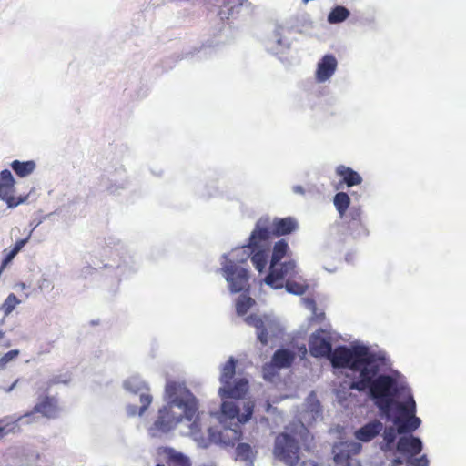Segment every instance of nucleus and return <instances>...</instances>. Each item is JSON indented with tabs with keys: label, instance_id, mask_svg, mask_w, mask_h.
I'll list each match as a JSON object with an SVG mask.
<instances>
[{
	"label": "nucleus",
	"instance_id": "79ce46f5",
	"mask_svg": "<svg viewBox=\"0 0 466 466\" xmlns=\"http://www.w3.org/2000/svg\"><path fill=\"white\" fill-rule=\"evenodd\" d=\"M15 191V187L0 184V199L5 200L10 194Z\"/></svg>",
	"mask_w": 466,
	"mask_h": 466
},
{
	"label": "nucleus",
	"instance_id": "5701e85b",
	"mask_svg": "<svg viewBox=\"0 0 466 466\" xmlns=\"http://www.w3.org/2000/svg\"><path fill=\"white\" fill-rule=\"evenodd\" d=\"M124 389L132 394H141V392L149 393L148 385L139 377L131 376L123 382Z\"/></svg>",
	"mask_w": 466,
	"mask_h": 466
},
{
	"label": "nucleus",
	"instance_id": "13d9d810",
	"mask_svg": "<svg viewBox=\"0 0 466 466\" xmlns=\"http://www.w3.org/2000/svg\"><path fill=\"white\" fill-rule=\"evenodd\" d=\"M4 336V332L2 330H0V339L3 338Z\"/></svg>",
	"mask_w": 466,
	"mask_h": 466
},
{
	"label": "nucleus",
	"instance_id": "ddd939ff",
	"mask_svg": "<svg viewBox=\"0 0 466 466\" xmlns=\"http://www.w3.org/2000/svg\"><path fill=\"white\" fill-rule=\"evenodd\" d=\"M423 449V443L420 438L412 434L400 437L396 443V451L408 458L415 457Z\"/></svg>",
	"mask_w": 466,
	"mask_h": 466
},
{
	"label": "nucleus",
	"instance_id": "58836bf2",
	"mask_svg": "<svg viewBox=\"0 0 466 466\" xmlns=\"http://www.w3.org/2000/svg\"><path fill=\"white\" fill-rule=\"evenodd\" d=\"M245 321L250 325L256 328L257 333L261 329V327L263 325L264 317L259 318L256 315H249L245 319Z\"/></svg>",
	"mask_w": 466,
	"mask_h": 466
},
{
	"label": "nucleus",
	"instance_id": "49530a36",
	"mask_svg": "<svg viewBox=\"0 0 466 466\" xmlns=\"http://www.w3.org/2000/svg\"><path fill=\"white\" fill-rule=\"evenodd\" d=\"M125 187V184H121V186L119 187H116L115 185H111L107 187V190L110 194H115L116 193L117 189L118 188H124Z\"/></svg>",
	"mask_w": 466,
	"mask_h": 466
},
{
	"label": "nucleus",
	"instance_id": "dca6fc26",
	"mask_svg": "<svg viewBox=\"0 0 466 466\" xmlns=\"http://www.w3.org/2000/svg\"><path fill=\"white\" fill-rule=\"evenodd\" d=\"M304 406L305 408L301 414V420H303V423H311L322 417L320 402L313 391L310 392L307 397Z\"/></svg>",
	"mask_w": 466,
	"mask_h": 466
},
{
	"label": "nucleus",
	"instance_id": "f3484780",
	"mask_svg": "<svg viewBox=\"0 0 466 466\" xmlns=\"http://www.w3.org/2000/svg\"><path fill=\"white\" fill-rule=\"evenodd\" d=\"M281 332V326L277 319L264 316L263 325L258 332V340L262 345H267L269 339L278 338Z\"/></svg>",
	"mask_w": 466,
	"mask_h": 466
},
{
	"label": "nucleus",
	"instance_id": "f03ea898",
	"mask_svg": "<svg viewBox=\"0 0 466 466\" xmlns=\"http://www.w3.org/2000/svg\"><path fill=\"white\" fill-rule=\"evenodd\" d=\"M388 370H380L370 380H363L355 385L360 392L367 391L380 414L391 420L399 434L409 435L417 430L421 420L416 416V402L411 390L402 374Z\"/></svg>",
	"mask_w": 466,
	"mask_h": 466
},
{
	"label": "nucleus",
	"instance_id": "7ed1b4c3",
	"mask_svg": "<svg viewBox=\"0 0 466 466\" xmlns=\"http://www.w3.org/2000/svg\"><path fill=\"white\" fill-rule=\"evenodd\" d=\"M309 350L315 358L327 357L335 369H348L354 373L350 388L355 390V385L363 378L370 380L380 370H390V360L383 351H372L360 342L352 343L350 347L339 346L332 350L331 335L329 331L319 329L313 332L309 340Z\"/></svg>",
	"mask_w": 466,
	"mask_h": 466
},
{
	"label": "nucleus",
	"instance_id": "bb28decb",
	"mask_svg": "<svg viewBox=\"0 0 466 466\" xmlns=\"http://www.w3.org/2000/svg\"><path fill=\"white\" fill-rule=\"evenodd\" d=\"M289 249V244L285 239H280L277 241L272 248V254L269 260V266L274 267V265L280 262V260L285 257Z\"/></svg>",
	"mask_w": 466,
	"mask_h": 466
},
{
	"label": "nucleus",
	"instance_id": "9b49d317",
	"mask_svg": "<svg viewBox=\"0 0 466 466\" xmlns=\"http://www.w3.org/2000/svg\"><path fill=\"white\" fill-rule=\"evenodd\" d=\"M35 413H39L42 417L47 419L56 418L59 413L57 400L49 396L40 398L31 411L18 416V420H23L25 417H34Z\"/></svg>",
	"mask_w": 466,
	"mask_h": 466
},
{
	"label": "nucleus",
	"instance_id": "4c0bfd02",
	"mask_svg": "<svg viewBox=\"0 0 466 466\" xmlns=\"http://www.w3.org/2000/svg\"><path fill=\"white\" fill-rule=\"evenodd\" d=\"M0 184L15 187V181L10 170L4 169L0 172Z\"/></svg>",
	"mask_w": 466,
	"mask_h": 466
},
{
	"label": "nucleus",
	"instance_id": "6e6552de",
	"mask_svg": "<svg viewBox=\"0 0 466 466\" xmlns=\"http://www.w3.org/2000/svg\"><path fill=\"white\" fill-rule=\"evenodd\" d=\"M296 262L289 260L283 263L278 262L274 267L269 266L268 273L264 279L266 285L273 289H281L284 284L281 282L285 278H293L296 275Z\"/></svg>",
	"mask_w": 466,
	"mask_h": 466
},
{
	"label": "nucleus",
	"instance_id": "a19ab883",
	"mask_svg": "<svg viewBox=\"0 0 466 466\" xmlns=\"http://www.w3.org/2000/svg\"><path fill=\"white\" fill-rule=\"evenodd\" d=\"M70 380H71L70 374H68V373L60 374V375L54 376L50 380V385H52V384H59V383L66 384Z\"/></svg>",
	"mask_w": 466,
	"mask_h": 466
},
{
	"label": "nucleus",
	"instance_id": "423d86ee",
	"mask_svg": "<svg viewBox=\"0 0 466 466\" xmlns=\"http://www.w3.org/2000/svg\"><path fill=\"white\" fill-rule=\"evenodd\" d=\"M236 360L230 357L221 369L220 382L223 385L218 390L221 399H241L248 390V380L246 378H238L231 383L236 373Z\"/></svg>",
	"mask_w": 466,
	"mask_h": 466
},
{
	"label": "nucleus",
	"instance_id": "b1692460",
	"mask_svg": "<svg viewBox=\"0 0 466 466\" xmlns=\"http://www.w3.org/2000/svg\"><path fill=\"white\" fill-rule=\"evenodd\" d=\"M152 400L153 397L150 393L141 392L139 398L140 406L137 407L135 404H128L127 406V415L130 417H134L136 415L142 416L152 403Z\"/></svg>",
	"mask_w": 466,
	"mask_h": 466
},
{
	"label": "nucleus",
	"instance_id": "7c9ffc66",
	"mask_svg": "<svg viewBox=\"0 0 466 466\" xmlns=\"http://www.w3.org/2000/svg\"><path fill=\"white\" fill-rule=\"evenodd\" d=\"M254 303L255 300L252 298L240 295L236 301V311L238 315H245Z\"/></svg>",
	"mask_w": 466,
	"mask_h": 466
},
{
	"label": "nucleus",
	"instance_id": "473e14b6",
	"mask_svg": "<svg viewBox=\"0 0 466 466\" xmlns=\"http://www.w3.org/2000/svg\"><path fill=\"white\" fill-rule=\"evenodd\" d=\"M284 287L288 293L298 296L303 295L308 289L307 284L297 283L289 279L286 281Z\"/></svg>",
	"mask_w": 466,
	"mask_h": 466
},
{
	"label": "nucleus",
	"instance_id": "aec40b11",
	"mask_svg": "<svg viewBox=\"0 0 466 466\" xmlns=\"http://www.w3.org/2000/svg\"><path fill=\"white\" fill-rule=\"evenodd\" d=\"M336 174L342 178V182L348 187L360 185L362 182V177L357 171L344 165H339L336 167Z\"/></svg>",
	"mask_w": 466,
	"mask_h": 466
},
{
	"label": "nucleus",
	"instance_id": "f257e3e1",
	"mask_svg": "<svg viewBox=\"0 0 466 466\" xmlns=\"http://www.w3.org/2000/svg\"><path fill=\"white\" fill-rule=\"evenodd\" d=\"M164 401L166 404L158 410L157 417L149 427L151 437H161L171 431L178 423H186L188 431L186 434L201 448L211 443L220 446H233L239 441L242 432L237 428L209 427L208 437L201 431L198 400L184 383L167 380L165 386Z\"/></svg>",
	"mask_w": 466,
	"mask_h": 466
},
{
	"label": "nucleus",
	"instance_id": "f8f14e48",
	"mask_svg": "<svg viewBox=\"0 0 466 466\" xmlns=\"http://www.w3.org/2000/svg\"><path fill=\"white\" fill-rule=\"evenodd\" d=\"M258 221L264 222V227L269 231V238L290 234L298 228L296 219L291 217L275 218L271 223L268 218H260Z\"/></svg>",
	"mask_w": 466,
	"mask_h": 466
},
{
	"label": "nucleus",
	"instance_id": "72a5a7b5",
	"mask_svg": "<svg viewBox=\"0 0 466 466\" xmlns=\"http://www.w3.org/2000/svg\"><path fill=\"white\" fill-rule=\"evenodd\" d=\"M273 41L276 42L278 47L276 52H280L282 49L289 48V44L283 37V28L281 26H276L273 32Z\"/></svg>",
	"mask_w": 466,
	"mask_h": 466
},
{
	"label": "nucleus",
	"instance_id": "c85d7f7f",
	"mask_svg": "<svg viewBox=\"0 0 466 466\" xmlns=\"http://www.w3.org/2000/svg\"><path fill=\"white\" fill-rule=\"evenodd\" d=\"M350 15V10L343 5H336L328 15L327 20L329 24H339L344 22Z\"/></svg>",
	"mask_w": 466,
	"mask_h": 466
},
{
	"label": "nucleus",
	"instance_id": "37998d69",
	"mask_svg": "<svg viewBox=\"0 0 466 466\" xmlns=\"http://www.w3.org/2000/svg\"><path fill=\"white\" fill-rule=\"evenodd\" d=\"M32 235V231H30L27 235L26 238H23V239H19L15 242V244L14 245V247L12 248V250L15 251L16 254L19 253V251L26 245V243L28 242L30 237Z\"/></svg>",
	"mask_w": 466,
	"mask_h": 466
},
{
	"label": "nucleus",
	"instance_id": "cd10ccee",
	"mask_svg": "<svg viewBox=\"0 0 466 466\" xmlns=\"http://www.w3.org/2000/svg\"><path fill=\"white\" fill-rule=\"evenodd\" d=\"M18 417H5L0 419V435H7L20 431Z\"/></svg>",
	"mask_w": 466,
	"mask_h": 466
},
{
	"label": "nucleus",
	"instance_id": "4d7b16f0",
	"mask_svg": "<svg viewBox=\"0 0 466 466\" xmlns=\"http://www.w3.org/2000/svg\"><path fill=\"white\" fill-rule=\"evenodd\" d=\"M308 303H309L311 307H313V306H314V301H312V300H308Z\"/></svg>",
	"mask_w": 466,
	"mask_h": 466
},
{
	"label": "nucleus",
	"instance_id": "bf43d9fd",
	"mask_svg": "<svg viewBox=\"0 0 466 466\" xmlns=\"http://www.w3.org/2000/svg\"><path fill=\"white\" fill-rule=\"evenodd\" d=\"M156 466H165L164 464H157Z\"/></svg>",
	"mask_w": 466,
	"mask_h": 466
},
{
	"label": "nucleus",
	"instance_id": "a211bd4d",
	"mask_svg": "<svg viewBox=\"0 0 466 466\" xmlns=\"http://www.w3.org/2000/svg\"><path fill=\"white\" fill-rule=\"evenodd\" d=\"M384 429L383 423L379 420H372L355 431V438L362 442H369L377 437Z\"/></svg>",
	"mask_w": 466,
	"mask_h": 466
},
{
	"label": "nucleus",
	"instance_id": "09e8293b",
	"mask_svg": "<svg viewBox=\"0 0 466 466\" xmlns=\"http://www.w3.org/2000/svg\"><path fill=\"white\" fill-rule=\"evenodd\" d=\"M17 382H18V380H16L15 382H13L8 388L5 389V391L7 393L11 392L15 388Z\"/></svg>",
	"mask_w": 466,
	"mask_h": 466
},
{
	"label": "nucleus",
	"instance_id": "2f4dec72",
	"mask_svg": "<svg viewBox=\"0 0 466 466\" xmlns=\"http://www.w3.org/2000/svg\"><path fill=\"white\" fill-rule=\"evenodd\" d=\"M21 303V300L14 294L10 293L0 307V310L5 316L10 315L15 307Z\"/></svg>",
	"mask_w": 466,
	"mask_h": 466
},
{
	"label": "nucleus",
	"instance_id": "6e6d98bb",
	"mask_svg": "<svg viewBox=\"0 0 466 466\" xmlns=\"http://www.w3.org/2000/svg\"><path fill=\"white\" fill-rule=\"evenodd\" d=\"M303 466H317V465L313 462H309V463L303 462Z\"/></svg>",
	"mask_w": 466,
	"mask_h": 466
},
{
	"label": "nucleus",
	"instance_id": "de8ad7c7",
	"mask_svg": "<svg viewBox=\"0 0 466 466\" xmlns=\"http://www.w3.org/2000/svg\"><path fill=\"white\" fill-rule=\"evenodd\" d=\"M292 191L295 194H299V195H304L305 194L304 188L301 186H299V185L294 186L292 187Z\"/></svg>",
	"mask_w": 466,
	"mask_h": 466
},
{
	"label": "nucleus",
	"instance_id": "3c124183",
	"mask_svg": "<svg viewBox=\"0 0 466 466\" xmlns=\"http://www.w3.org/2000/svg\"><path fill=\"white\" fill-rule=\"evenodd\" d=\"M42 223V221H38L36 224L35 223H30V226H33L32 229L30 231H34L40 224Z\"/></svg>",
	"mask_w": 466,
	"mask_h": 466
},
{
	"label": "nucleus",
	"instance_id": "1a4fd4ad",
	"mask_svg": "<svg viewBox=\"0 0 466 466\" xmlns=\"http://www.w3.org/2000/svg\"><path fill=\"white\" fill-rule=\"evenodd\" d=\"M361 445L359 442L341 441L333 446L332 453L337 466H361V464L353 461L351 457L360 451Z\"/></svg>",
	"mask_w": 466,
	"mask_h": 466
},
{
	"label": "nucleus",
	"instance_id": "c03bdc74",
	"mask_svg": "<svg viewBox=\"0 0 466 466\" xmlns=\"http://www.w3.org/2000/svg\"><path fill=\"white\" fill-rule=\"evenodd\" d=\"M4 201L7 204L9 208H14L18 206L15 198L12 196V194H10Z\"/></svg>",
	"mask_w": 466,
	"mask_h": 466
},
{
	"label": "nucleus",
	"instance_id": "603ef678",
	"mask_svg": "<svg viewBox=\"0 0 466 466\" xmlns=\"http://www.w3.org/2000/svg\"><path fill=\"white\" fill-rule=\"evenodd\" d=\"M42 223V221H38L36 224L35 223H30V226H33L32 229L30 231H34L40 224Z\"/></svg>",
	"mask_w": 466,
	"mask_h": 466
},
{
	"label": "nucleus",
	"instance_id": "e433bc0d",
	"mask_svg": "<svg viewBox=\"0 0 466 466\" xmlns=\"http://www.w3.org/2000/svg\"><path fill=\"white\" fill-rule=\"evenodd\" d=\"M37 287L42 292H50L54 289L52 280L43 275L37 282Z\"/></svg>",
	"mask_w": 466,
	"mask_h": 466
},
{
	"label": "nucleus",
	"instance_id": "ea45409f",
	"mask_svg": "<svg viewBox=\"0 0 466 466\" xmlns=\"http://www.w3.org/2000/svg\"><path fill=\"white\" fill-rule=\"evenodd\" d=\"M407 462L412 466H429L427 455L423 454L420 458H407Z\"/></svg>",
	"mask_w": 466,
	"mask_h": 466
},
{
	"label": "nucleus",
	"instance_id": "412c9836",
	"mask_svg": "<svg viewBox=\"0 0 466 466\" xmlns=\"http://www.w3.org/2000/svg\"><path fill=\"white\" fill-rule=\"evenodd\" d=\"M235 453L237 460L244 462L246 466H253L258 452L248 443L240 442L237 445Z\"/></svg>",
	"mask_w": 466,
	"mask_h": 466
},
{
	"label": "nucleus",
	"instance_id": "0eeeda50",
	"mask_svg": "<svg viewBox=\"0 0 466 466\" xmlns=\"http://www.w3.org/2000/svg\"><path fill=\"white\" fill-rule=\"evenodd\" d=\"M222 275L228 284L231 293H238L249 288L248 269L245 266L237 264L235 260L228 259V255L223 254Z\"/></svg>",
	"mask_w": 466,
	"mask_h": 466
},
{
	"label": "nucleus",
	"instance_id": "a878e982",
	"mask_svg": "<svg viewBox=\"0 0 466 466\" xmlns=\"http://www.w3.org/2000/svg\"><path fill=\"white\" fill-rule=\"evenodd\" d=\"M10 167L18 177H25L35 171L36 165L34 160H14L10 164Z\"/></svg>",
	"mask_w": 466,
	"mask_h": 466
},
{
	"label": "nucleus",
	"instance_id": "a18cd8bd",
	"mask_svg": "<svg viewBox=\"0 0 466 466\" xmlns=\"http://www.w3.org/2000/svg\"><path fill=\"white\" fill-rule=\"evenodd\" d=\"M37 414L38 413H35L34 417H25V419L23 420H21L20 422L23 424L24 423L32 424V423L37 422V420L39 418V416Z\"/></svg>",
	"mask_w": 466,
	"mask_h": 466
},
{
	"label": "nucleus",
	"instance_id": "2eb2a0df",
	"mask_svg": "<svg viewBox=\"0 0 466 466\" xmlns=\"http://www.w3.org/2000/svg\"><path fill=\"white\" fill-rule=\"evenodd\" d=\"M157 453L167 466H191L189 458L173 448L160 447Z\"/></svg>",
	"mask_w": 466,
	"mask_h": 466
},
{
	"label": "nucleus",
	"instance_id": "9d476101",
	"mask_svg": "<svg viewBox=\"0 0 466 466\" xmlns=\"http://www.w3.org/2000/svg\"><path fill=\"white\" fill-rule=\"evenodd\" d=\"M221 414L228 419H237L240 423L248 422L254 411V404L251 401L243 402V412H240V407L233 400L222 399Z\"/></svg>",
	"mask_w": 466,
	"mask_h": 466
},
{
	"label": "nucleus",
	"instance_id": "4be33fe9",
	"mask_svg": "<svg viewBox=\"0 0 466 466\" xmlns=\"http://www.w3.org/2000/svg\"><path fill=\"white\" fill-rule=\"evenodd\" d=\"M382 432V441L380 443V449L384 451H392L394 449L396 450V439L398 431L397 428L393 426L384 427Z\"/></svg>",
	"mask_w": 466,
	"mask_h": 466
},
{
	"label": "nucleus",
	"instance_id": "8fccbe9b",
	"mask_svg": "<svg viewBox=\"0 0 466 466\" xmlns=\"http://www.w3.org/2000/svg\"><path fill=\"white\" fill-rule=\"evenodd\" d=\"M27 198H28V196L19 197L18 199L16 200L17 205L25 203L27 200Z\"/></svg>",
	"mask_w": 466,
	"mask_h": 466
},
{
	"label": "nucleus",
	"instance_id": "393cba45",
	"mask_svg": "<svg viewBox=\"0 0 466 466\" xmlns=\"http://www.w3.org/2000/svg\"><path fill=\"white\" fill-rule=\"evenodd\" d=\"M295 359L294 353L287 349L277 350L271 359V362L278 368L283 369L289 367Z\"/></svg>",
	"mask_w": 466,
	"mask_h": 466
},
{
	"label": "nucleus",
	"instance_id": "4468645a",
	"mask_svg": "<svg viewBox=\"0 0 466 466\" xmlns=\"http://www.w3.org/2000/svg\"><path fill=\"white\" fill-rule=\"evenodd\" d=\"M338 62L336 57L331 54H327L317 64L315 78L318 83H325L336 72Z\"/></svg>",
	"mask_w": 466,
	"mask_h": 466
},
{
	"label": "nucleus",
	"instance_id": "c9c22d12",
	"mask_svg": "<svg viewBox=\"0 0 466 466\" xmlns=\"http://www.w3.org/2000/svg\"><path fill=\"white\" fill-rule=\"evenodd\" d=\"M278 368L270 361L263 366V377L265 380H272L278 373Z\"/></svg>",
	"mask_w": 466,
	"mask_h": 466
},
{
	"label": "nucleus",
	"instance_id": "6ab92c4d",
	"mask_svg": "<svg viewBox=\"0 0 466 466\" xmlns=\"http://www.w3.org/2000/svg\"><path fill=\"white\" fill-rule=\"evenodd\" d=\"M349 216L350 218L349 221V228L356 232V236H366L368 235V230L365 228L363 219H362V210L360 208L352 207L350 209Z\"/></svg>",
	"mask_w": 466,
	"mask_h": 466
},
{
	"label": "nucleus",
	"instance_id": "f704fd0d",
	"mask_svg": "<svg viewBox=\"0 0 466 466\" xmlns=\"http://www.w3.org/2000/svg\"><path fill=\"white\" fill-rule=\"evenodd\" d=\"M20 351L18 350H12L0 358V370H4L6 365L16 359Z\"/></svg>",
	"mask_w": 466,
	"mask_h": 466
},
{
	"label": "nucleus",
	"instance_id": "20e7f679",
	"mask_svg": "<svg viewBox=\"0 0 466 466\" xmlns=\"http://www.w3.org/2000/svg\"><path fill=\"white\" fill-rule=\"evenodd\" d=\"M269 239V231L264 227L263 221L256 223L251 232L248 243L245 246L234 248L228 259H232L237 264L244 266L250 258L251 262L258 272H262L268 263V251L267 242Z\"/></svg>",
	"mask_w": 466,
	"mask_h": 466
},
{
	"label": "nucleus",
	"instance_id": "c756f323",
	"mask_svg": "<svg viewBox=\"0 0 466 466\" xmlns=\"http://www.w3.org/2000/svg\"><path fill=\"white\" fill-rule=\"evenodd\" d=\"M333 204L340 217H343L350 204V198L345 192H338L333 198Z\"/></svg>",
	"mask_w": 466,
	"mask_h": 466
},
{
	"label": "nucleus",
	"instance_id": "39448f33",
	"mask_svg": "<svg viewBox=\"0 0 466 466\" xmlns=\"http://www.w3.org/2000/svg\"><path fill=\"white\" fill-rule=\"evenodd\" d=\"M306 431L303 422H293L285 431L278 434L273 446L275 459L287 466L298 465L300 460V446L297 435L301 437Z\"/></svg>",
	"mask_w": 466,
	"mask_h": 466
},
{
	"label": "nucleus",
	"instance_id": "5fc2aeb1",
	"mask_svg": "<svg viewBox=\"0 0 466 466\" xmlns=\"http://www.w3.org/2000/svg\"><path fill=\"white\" fill-rule=\"evenodd\" d=\"M393 463H394V465H395V466L401 465V464H402V460H401V459H400V458L395 459V460L393 461Z\"/></svg>",
	"mask_w": 466,
	"mask_h": 466
},
{
	"label": "nucleus",
	"instance_id": "864d4df0",
	"mask_svg": "<svg viewBox=\"0 0 466 466\" xmlns=\"http://www.w3.org/2000/svg\"><path fill=\"white\" fill-rule=\"evenodd\" d=\"M106 244H107L108 246H111V245H115L116 243H115V241H114L113 238L109 237V238L106 239Z\"/></svg>",
	"mask_w": 466,
	"mask_h": 466
}]
</instances>
